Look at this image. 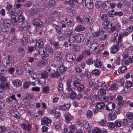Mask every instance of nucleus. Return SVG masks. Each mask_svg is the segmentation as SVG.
<instances>
[{
	"label": "nucleus",
	"mask_w": 133,
	"mask_h": 133,
	"mask_svg": "<svg viewBox=\"0 0 133 133\" xmlns=\"http://www.w3.org/2000/svg\"><path fill=\"white\" fill-rule=\"evenodd\" d=\"M37 50H38V53L40 55H42V58L43 60H46L49 58V54H48L47 53L44 51L43 47L39 48ZM49 55H50V54Z\"/></svg>",
	"instance_id": "nucleus-1"
},
{
	"label": "nucleus",
	"mask_w": 133,
	"mask_h": 133,
	"mask_svg": "<svg viewBox=\"0 0 133 133\" xmlns=\"http://www.w3.org/2000/svg\"><path fill=\"white\" fill-rule=\"evenodd\" d=\"M4 61L3 63L4 65L6 64V65H9L10 63L12 64V63H14L15 61L13 60V61L12 60L13 59V57H11L9 55H7L3 59Z\"/></svg>",
	"instance_id": "nucleus-2"
},
{
	"label": "nucleus",
	"mask_w": 133,
	"mask_h": 133,
	"mask_svg": "<svg viewBox=\"0 0 133 133\" xmlns=\"http://www.w3.org/2000/svg\"><path fill=\"white\" fill-rule=\"evenodd\" d=\"M9 112L12 116L16 119H18L20 118L21 115L16 109L12 108L9 111Z\"/></svg>",
	"instance_id": "nucleus-3"
},
{
	"label": "nucleus",
	"mask_w": 133,
	"mask_h": 133,
	"mask_svg": "<svg viewBox=\"0 0 133 133\" xmlns=\"http://www.w3.org/2000/svg\"><path fill=\"white\" fill-rule=\"evenodd\" d=\"M105 106V104L103 102H98L97 103L96 106L97 109L95 111L96 112L98 111H101L103 110Z\"/></svg>",
	"instance_id": "nucleus-4"
},
{
	"label": "nucleus",
	"mask_w": 133,
	"mask_h": 133,
	"mask_svg": "<svg viewBox=\"0 0 133 133\" xmlns=\"http://www.w3.org/2000/svg\"><path fill=\"white\" fill-rule=\"evenodd\" d=\"M65 20L67 21L66 25L68 27L72 28L74 25L75 22L73 18L71 17L67 18Z\"/></svg>",
	"instance_id": "nucleus-5"
},
{
	"label": "nucleus",
	"mask_w": 133,
	"mask_h": 133,
	"mask_svg": "<svg viewBox=\"0 0 133 133\" xmlns=\"http://www.w3.org/2000/svg\"><path fill=\"white\" fill-rule=\"evenodd\" d=\"M73 37L75 39V41L79 43L82 42L84 40V36L82 34H78L75 35L73 36Z\"/></svg>",
	"instance_id": "nucleus-6"
},
{
	"label": "nucleus",
	"mask_w": 133,
	"mask_h": 133,
	"mask_svg": "<svg viewBox=\"0 0 133 133\" xmlns=\"http://www.w3.org/2000/svg\"><path fill=\"white\" fill-rule=\"evenodd\" d=\"M10 84L8 82H1L0 83V89L5 91L9 89Z\"/></svg>",
	"instance_id": "nucleus-7"
},
{
	"label": "nucleus",
	"mask_w": 133,
	"mask_h": 133,
	"mask_svg": "<svg viewBox=\"0 0 133 133\" xmlns=\"http://www.w3.org/2000/svg\"><path fill=\"white\" fill-rule=\"evenodd\" d=\"M41 125H46L48 126L51 125V120L48 118L46 117H44L41 120Z\"/></svg>",
	"instance_id": "nucleus-8"
},
{
	"label": "nucleus",
	"mask_w": 133,
	"mask_h": 133,
	"mask_svg": "<svg viewBox=\"0 0 133 133\" xmlns=\"http://www.w3.org/2000/svg\"><path fill=\"white\" fill-rule=\"evenodd\" d=\"M76 59L75 55L72 53H69L66 56V59L69 62L74 61Z\"/></svg>",
	"instance_id": "nucleus-9"
},
{
	"label": "nucleus",
	"mask_w": 133,
	"mask_h": 133,
	"mask_svg": "<svg viewBox=\"0 0 133 133\" xmlns=\"http://www.w3.org/2000/svg\"><path fill=\"white\" fill-rule=\"evenodd\" d=\"M115 107V104L111 102H109L105 106V110L107 111H110L113 109Z\"/></svg>",
	"instance_id": "nucleus-10"
},
{
	"label": "nucleus",
	"mask_w": 133,
	"mask_h": 133,
	"mask_svg": "<svg viewBox=\"0 0 133 133\" xmlns=\"http://www.w3.org/2000/svg\"><path fill=\"white\" fill-rule=\"evenodd\" d=\"M21 128L24 130L27 129L28 131H30L31 128V125L30 124H28L27 125L25 123H23L20 124Z\"/></svg>",
	"instance_id": "nucleus-11"
},
{
	"label": "nucleus",
	"mask_w": 133,
	"mask_h": 133,
	"mask_svg": "<svg viewBox=\"0 0 133 133\" xmlns=\"http://www.w3.org/2000/svg\"><path fill=\"white\" fill-rule=\"evenodd\" d=\"M85 6L86 7L89 9H92L94 6L92 0H85Z\"/></svg>",
	"instance_id": "nucleus-12"
},
{
	"label": "nucleus",
	"mask_w": 133,
	"mask_h": 133,
	"mask_svg": "<svg viewBox=\"0 0 133 133\" xmlns=\"http://www.w3.org/2000/svg\"><path fill=\"white\" fill-rule=\"evenodd\" d=\"M70 107V105L69 103L64 104L63 105H59L58 106V108L63 110L64 111H68Z\"/></svg>",
	"instance_id": "nucleus-13"
},
{
	"label": "nucleus",
	"mask_w": 133,
	"mask_h": 133,
	"mask_svg": "<svg viewBox=\"0 0 133 133\" xmlns=\"http://www.w3.org/2000/svg\"><path fill=\"white\" fill-rule=\"evenodd\" d=\"M47 70L50 72L51 71H58V68L57 67L55 64H52L48 66Z\"/></svg>",
	"instance_id": "nucleus-14"
},
{
	"label": "nucleus",
	"mask_w": 133,
	"mask_h": 133,
	"mask_svg": "<svg viewBox=\"0 0 133 133\" xmlns=\"http://www.w3.org/2000/svg\"><path fill=\"white\" fill-rule=\"evenodd\" d=\"M111 3L110 1H105L102 5V7L105 10H107L111 6Z\"/></svg>",
	"instance_id": "nucleus-15"
},
{
	"label": "nucleus",
	"mask_w": 133,
	"mask_h": 133,
	"mask_svg": "<svg viewBox=\"0 0 133 133\" xmlns=\"http://www.w3.org/2000/svg\"><path fill=\"white\" fill-rule=\"evenodd\" d=\"M13 85L16 87H19L22 85V82L20 80L16 79L12 81Z\"/></svg>",
	"instance_id": "nucleus-16"
},
{
	"label": "nucleus",
	"mask_w": 133,
	"mask_h": 133,
	"mask_svg": "<svg viewBox=\"0 0 133 133\" xmlns=\"http://www.w3.org/2000/svg\"><path fill=\"white\" fill-rule=\"evenodd\" d=\"M103 26L106 29H111V28L112 24L111 22L109 21L104 22L102 23Z\"/></svg>",
	"instance_id": "nucleus-17"
},
{
	"label": "nucleus",
	"mask_w": 133,
	"mask_h": 133,
	"mask_svg": "<svg viewBox=\"0 0 133 133\" xmlns=\"http://www.w3.org/2000/svg\"><path fill=\"white\" fill-rule=\"evenodd\" d=\"M91 46L90 47V49L91 50H96L98 48L99 46V44L96 41H93Z\"/></svg>",
	"instance_id": "nucleus-18"
},
{
	"label": "nucleus",
	"mask_w": 133,
	"mask_h": 133,
	"mask_svg": "<svg viewBox=\"0 0 133 133\" xmlns=\"http://www.w3.org/2000/svg\"><path fill=\"white\" fill-rule=\"evenodd\" d=\"M34 25L39 27L42 26L43 23L41 21L38 19H34L33 22Z\"/></svg>",
	"instance_id": "nucleus-19"
},
{
	"label": "nucleus",
	"mask_w": 133,
	"mask_h": 133,
	"mask_svg": "<svg viewBox=\"0 0 133 133\" xmlns=\"http://www.w3.org/2000/svg\"><path fill=\"white\" fill-rule=\"evenodd\" d=\"M28 23L26 21L20 24V28L21 29V30L24 31L27 29Z\"/></svg>",
	"instance_id": "nucleus-20"
},
{
	"label": "nucleus",
	"mask_w": 133,
	"mask_h": 133,
	"mask_svg": "<svg viewBox=\"0 0 133 133\" xmlns=\"http://www.w3.org/2000/svg\"><path fill=\"white\" fill-rule=\"evenodd\" d=\"M119 50V48L117 45H113L111 48V53L112 54H114L117 52Z\"/></svg>",
	"instance_id": "nucleus-21"
},
{
	"label": "nucleus",
	"mask_w": 133,
	"mask_h": 133,
	"mask_svg": "<svg viewBox=\"0 0 133 133\" xmlns=\"http://www.w3.org/2000/svg\"><path fill=\"white\" fill-rule=\"evenodd\" d=\"M18 21V24L19 25L20 24L25 22V18L21 14L18 15L17 18Z\"/></svg>",
	"instance_id": "nucleus-22"
},
{
	"label": "nucleus",
	"mask_w": 133,
	"mask_h": 133,
	"mask_svg": "<svg viewBox=\"0 0 133 133\" xmlns=\"http://www.w3.org/2000/svg\"><path fill=\"white\" fill-rule=\"evenodd\" d=\"M95 65L97 68H101L102 66V64L101 61L98 59L94 60Z\"/></svg>",
	"instance_id": "nucleus-23"
},
{
	"label": "nucleus",
	"mask_w": 133,
	"mask_h": 133,
	"mask_svg": "<svg viewBox=\"0 0 133 133\" xmlns=\"http://www.w3.org/2000/svg\"><path fill=\"white\" fill-rule=\"evenodd\" d=\"M18 53L21 57H23L25 53L24 49L22 47L19 48L18 49Z\"/></svg>",
	"instance_id": "nucleus-24"
},
{
	"label": "nucleus",
	"mask_w": 133,
	"mask_h": 133,
	"mask_svg": "<svg viewBox=\"0 0 133 133\" xmlns=\"http://www.w3.org/2000/svg\"><path fill=\"white\" fill-rule=\"evenodd\" d=\"M38 49L36 46H28V51L29 53H31L35 50L37 51Z\"/></svg>",
	"instance_id": "nucleus-25"
},
{
	"label": "nucleus",
	"mask_w": 133,
	"mask_h": 133,
	"mask_svg": "<svg viewBox=\"0 0 133 133\" xmlns=\"http://www.w3.org/2000/svg\"><path fill=\"white\" fill-rule=\"evenodd\" d=\"M55 59L58 64H61L63 63V58L62 57L58 56H56Z\"/></svg>",
	"instance_id": "nucleus-26"
},
{
	"label": "nucleus",
	"mask_w": 133,
	"mask_h": 133,
	"mask_svg": "<svg viewBox=\"0 0 133 133\" xmlns=\"http://www.w3.org/2000/svg\"><path fill=\"white\" fill-rule=\"evenodd\" d=\"M117 111H115L112 112L109 116V118L112 120H114L117 117L116 114Z\"/></svg>",
	"instance_id": "nucleus-27"
},
{
	"label": "nucleus",
	"mask_w": 133,
	"mask_h": 133,
	"mask_svg": "<svg viewBox=\"0 0 133 133\" xmlns=\"http://www.w3.org/2000/svg\"><path fill=\"white\" fill-rule=\"evenodd\" d=\"M133 63V56H130L128 58V59L126 60L125 61V62H124L125 65H127L130 64L131 63Z\"/></svg>",
	"instance_id": "nucleus-28"
},
{
	"label": "nucleus",
	"mask_w": 133,
	"mask_h": 133,
	"mask_svg": "<svg viewBox=\"0 0 133 133\" xmlns=\"http://www.w3.org/2000/svg\"><path fill=\"white\" fill-rule=\"evenodd\" d=\"M59 73L58 71H54V72L51 74L50 76L52 78H56L58 79L59 78Z\"/></svg>",
	"instance_id": "nucleus-29"
},
{
	"label": "nucleus",
	"mask_w": 133,
	"mask_h": 133,
	"mask_svg": "<svg viewBox=\"0 0 133 133\" xmlns=\"http://www.w3.org/2000/svg\"><path fill=\"white\" fill-rule=\"evenodd\" d=\"M130 55V53H128L126 52H125L123 54V61L124 62H125V61L126 60L128 59Z\"/></svg>",
	"instance_id": "nucleus-30"
},
{
	"label": "nucleus",
	"mask_w": 133,
	"mask_h": 133,
	"mask_svg": "<svg viewBox=\"0 0 133 133\" xmlns=\"http://www.w3.org/2000/svg\"><path fill=\"white\" fill-rule=\"evenodd\" d=\"M1 30L3 32H6L9 31L8 26L2 25L1 28Z\"/></svg>",
	"instance_id": "nucleus-31"
},
{
	"label": "nucleus",
	"mask_w": 133,
	"mask_h": 133,
	"mask_svg": "<svg viewBox=\"0 0 133 133\" xmlns=\"http://www.w3.org/2000/svg\"><path fill=\"white\" fill-rule=\"evenodd\" d=\"M127 69L126 67L123 66L121 67H119L118 70V71L119 73V72L122 73H123L126 71Z\"/></svg>",
	"instance_id": "nucleus-32"
},
{
	"label": "nucleus",
	"mask_w": 133,
	"mask_h": 133,
	"mask_svg": "<svg viewBox=\"0 0 133 133\" xmlns=\"http://www.w3.org/2000/svg\"><path fill=\"white\" fill-rule=\"evenodd\" d=\"M43 42L41 40H39L36 43L35 46H36L37 48L38 49L39 48L42 47L43 46Z\"/></svg>",
	"instance_id": "nucleus-33"
},
{
	"label": "nucleus",
	"mask_w": 133,
	"mask_h": 133,
	"mask_svg": "<svg viewBox=\"0 0 133 133\" xmlns=\"http://www.w3.org/2000/svg\"><path fill=\"white\" fill-rule=\"evenodd\" d=\"M45 52L49 53L51 55L53 54V49L52 48L49 46H47L45 48Z\"/></svg>",
	"instance_id": "nucleus-34"
},
{
	"label": "nucleus",
	"mask_w": 133,
	"mask_h": 133,
	"mask_svg": "<svg viewBox=\"0 0 133 133\" xmlns=\"http://www.w3.org/2000/svg\"><path fill=\"white\" fill-rule=\"evenodd\" d=\"M48 74L47 71H44L41 74V77L40 78H44L45 79L48 76Z\"/></svg>",
	"instance_id": "nucleus-35"
},
{
	"label": "nucleus",
	"mask_w": 133,
	"mask_h": 133,
	"mask_svg": "<svg viewBox=\"0 0 133 133\" xmlns=\"http://www.w3.org/2000/svg\"><path fill=\"white\" fill-rule=\"evenodd\" d=\"M59 83L57 87L58 91L60 92H62L63 91V84L60 82H59Z\"/></svg>",
	"instance_id": "nucleus-36"
},
{
	"label": "nucleus",
	"mask_w": 133,
	"mask_h": 133,
	"mask_svg": "<svg viewBox=\"0 0 133 133\" xmlns=\"http://www.w3.org/2000/svg\"><path fill=\"white\" fill-rule=\"evenodd\" d=\"M61 64V65L59 66V71L61 72H64L67 70V68L64 66L63 65V63Z\"/></svg>",
	"instance_id": "nucleus-37"
},
{
	"label": "nucleus",
	"mask_w": 133,
	"mask_h": 133,
	"mask_svg": "<svg viewBox=\"0 0 133 133\" xmlns=\"http://www.w3.org/2000/svg\"><path fill=\"white\" fill-rule=\"evenodd\" d=\"M38 9L37 8H32L30 11V14L32 15H34L38 12Z\"/></svg>",
	"instance_id": "nucleus-38"
},
{
	"label": "nucleus",
	"mask_w": 133,
	"mask_h": 133,
	"mask_svg": "<svg viewBox=\"0 0 133 133\" xmlns=\"http://www.w3.org/2000/svg\"><path fill=\"white\" fill-rule=\"evenodd\" d=\"M85 21L88 23L90 24L93 22L91 17L89 16H87L85 17Z\"/></svg>",
	"instance_id": "nucleus-39"
},
{
	"label": "nucleus",
	"mask_w": 133,
	"mask_h": 133,
	"mask_svg": "<svg viewBox=\"0 0 133 133\" xmlns=\"http://www.w3.org/2000/svg\"><path fill=\"white\" fill-rule=\"evenodd\" d=\"M122 36L119 35L118 37V43L117 44H116L118 47H121L123 45V43L121 42L122 40Z\"/></svg>",
	"instance_id": "nucleus-40"
},
{
	"label": "nucleus",
	"mask_w": 133,
	"mask_h": 133,
	"mask_svg": "<svg viewBox=\"0 0 133 133\" xmlns=\"http://www.w3.org/2000/svg\"><path fill=\"white\" fill-rule=\"evenodd\" d=\"M28 32L30 34L32 33L35 34L36 32V29L35 27H32L28 28Z\"/></svg>",
	"instance_id": "nucleus-41"
},
{
	"label": "nucleus",
	"mask_w": 133,
	"mask_h": 133,
	"mask_svg": "<svg viewBox=\"0 0 133 133\" xmlns=\"http://www.w3.org/2000/svg\"><path fill=\"white\" fill-rule=\"evenodd\" d=\"M73 33V31L72 30H69V29L66 30L65 31V34L67 37H69L70 35Z\"/></svg>",
	"instance_id": "nucleus-42"
},
{
	"label": "nucleus",
	"mask_w": 133,
	"mask_h": 133,
	"mask_svg": "<svg viewBox=\"0 0 133 133\" xmlns=\"http://www.w3.org/2000/svg\"><path fill=\"white\" fill-rule=\"evenodd\" d=\"M85 28L81 25L78 26L75 29V30L77 31H83L85 29Z\"/></svg>",
	"instance_id": "nucleus-43"
},
{
	"label": "nucleus",
	"mask_w": 133,
	"mask_h": 133,
	"mask_svg": "<svg viewBox=\"0 0 133 133\" xmlns=\"http://www.w3.org/2000/svg\"><path fill=\"white\" fill-rule=\"evenodd\" d=\"M50 90V88L48 86H45L43 89V92L45 94L49 93Z\"/></svg>",
	"instance_id": "nucleus-44"
},
{
	"label": "nucleus",
	"mask_w": 133,
	"mask_h": 133,
	"mask_svg": "<svg viewBox=\"0 0 133 133\" xmlns=\"http://www.w3.org/2000/svg\"><path fill=\"white\" fill-rule=\"evenodd\" d=\"M93 42L90 38H87L86 40V42L87 45L88 47H90L91 46V44H92V42Z\"/></svg>",
	"instance_id": "nucleus-45"
},
{
	"label": "nucleus",
	"mask_w": 133,
	"mask_h": 133,
	"mask_svg": "<svg viewBox=\"0 0 133 133\" xmlns=\"http://www.w3.org/2000/svg\"><path fill=\"white\" fill-rule=\"evenodd\" d=\"M81 82L78 80H75L73 82L72 85L75 87L77 88L81 84Z\"/></svg>",
	"instance_id": "nucleus-46"
},
{
	"label": "nucleus",
	"mask_w": 133,
	"mask_h": 133,
	"mask_svg": "<svg viewBox=\"0 0 133 133\" xmlns=\"http://www.w3.org/2000/svg\"><path fill=\"white\" fill-rule=\"evenodd\" d=\"M11 22L13 25L16 26H17V23H18V21L16 19V18H11Z\"/></svg>",
	"instance_id": "nucleus-47"
},
{
	"label": "nucleus",
	"mask_w": 133,
	"mask_h": 133,
	"mask_svg": "<svg viewBox=\"0 0 133 133\" xmlns=\"http://www.w3.org/2000/svg\"><path fill=\"white\" fill-rule=\"evenodd\" d=\"M40 80L38 81V83L39 84H40L42 86L44 85L46 83L45 79L44 78H40Z\"/></svg>",
	"instance_id": "nucleus-48"
},
{
	"label": "nucleus",
	"mask_w": 133,
	"mask_h": 133,
	"mask_svg": "<svg viewBox=\"0 0 133 133\" xmlns=\"http://www.w3.org/2000/svg\"><path fill=\"white\" fill-rule=\"evenodd\" d=\"M2 22L4 24H7L9 25V26H11V20L9 19H3Z\"/></svg>",
	"instance_id": "nucleus-49"
},
{
	"label": "nucleus",
	"mask_w": 133,
	"mask_h": 133,
	"mask_svg": "<svg viewBox=\"0 0 133 133\" xmlns=\"http://www.w3.org/2000/svg\"><path fill=\"white\" fill-rule=\"evenodd\" d=\"M122 125L125 126L129 124L128 120L126 119H124L121 121Z\"/></svg>",
	"instance_id": "nucleus-50"
},
{
	"label": "nucleus",
	"mask_w": 133,
	"mask_h": 133,
	"mask_svg": "<svg viewBox=\"0 0 133 133\" xmlns=\"http://www.w3.org/2000/svg\"><path fill=\"white\" fill-rule=\"evenodd\" d=\"M92 73L95 76H98L100 74L99 70L97 69H95L92 71Z\"/></svg>",
	"instance_id": "nucleus-51"
},
{
	"label": "nucleus",
	"mask_w": 133,
	"mask_h": 133,
	"mask_svg": "<svg viewBox=\"0 0 133 133\" xmlns=\"http://www.w3.org/2000/svg\"><path fill=\"white\" fill-rule=\"evenodd\" d=\"M83 123H85L83 124L84 128L88 130H90L91 127L89 125L88 123L86 121H84Z\"/></svg>",
	"instance_id": "nucleus-52"
},
{
	"label": "nucleus",
	"mask_w": 133,
	"mask_h": 133,
	"mask_svg": "<svg viewBox=\"0 0 133 133\" xmlns=\"http://www.w3.org/2000/svg\"><path fill=\"white\" fill-rule=\"evenodd\" d=\"M54 20V19L51 16L48 17L46 18L45 21L48 23H52Z\"/></svg>",
	"instance_id": "nucleus-53"
},
{
	"label": "nucleus",
	"mask_w": 133,
	"mask_h": 133,
	"mask_svg": "<svg viewBox=\"0 0 133 133\" xmlns=\"http://www.w3.org/2000/svg\"><path fill=\"white\" fill-rule=\"evenodd\" d=\"M115 126L116 127H121L122 125L121 121H116L114 122Z\"/></svg>",
	"instance_id": "nucleus-54"
},
{
	"label": "nucleus",
	"mask_w": 133,
	"mask_h": 133,
	"mask_svg": "<svg viewBox=\"0 0 133 133\" xmlns=\"http://www.w3.org/2000/svg\"><path fill=\"white\" fill-rule=\"evenodd\" d=\"M77 88L78 90L80 92L83 91L84 89V85L81 84Z\"/></svg>",
	"instance_id": "nucleus-55"
},
{
	"label": "nucleus",
	"mask_w": 133,
	"mask_h": 133,
	"mask_svg": "<svg viewBox=\"0 0 133 133\" xmlns=\"http://www.w3.org/2000/svg\"><path fill=\"white\" fill-rule=\"evenodd\" d=\"M16 38L15 35H14L13 37L11 39V43L13 45L17 43Z\"/></svg>",
	"instance_id": "nucleus-56"
},
{
	"label": "nucleus",
	"mask_w": 133,
	"mask_h": 133,
	"mask_svg": "<svg viewBox=\"0 0 133 133\" xmlns=\"http://www.w3.org/2000/svg\"><path fill=\"white\" fill-rule=\"evenodd\" d=\"M117 90L119 92L123 91L124 90V87L123 85H119L117 88Z\"/></svg>",
	"instance_id": "nucleus-57"
},
{
	"label": "nucleus",
	"mask_w": 133,
	"mask_h": 133,
	"mask_svg": "<svg viewBox=\"0 0 133 133\" xmlns=\"http://www.w3.org/2000/svg\"><path fill=\"white\" fill-rule=\"evenodd\" d=\"M51 15L53 18H56L59 16V13L56 11H52Z\"/></svg>",
	"instance_id": "nucleus-58"
},
{
	"label": "nucleus",
	"mask_w": 133,
	"mask_h": 133,
	"mask_svg": "<svg viewBox=\"0 0 133 133\" xmlns=\"http://www.w3.org/2000/svg\"><path fill=\"white\" fill-rule=\"evenodd\" d=\"M76 92L74 91H71L70 96V98L71 99H72L76 97Z\"/></svg>",
	"instance_id": "nucleus-59"
},
{
	"label": "nucleus",
	"mask_w": 133,
	"mask_h": 133,
	"mask_svg": "<svg viewBox=\"0 0 133 133\" xmlns=\"http://www.w3.org/2000/svg\"><path fill=\"white\" fill-rule=\"evenodd\" d=\"M101 32L100 31H97L94 33L92 35L95 37H98L100 35Z\"/></svg>",
	"instance_id": "nucleus-60"
},
{
	"label": "nucleus",
	"mask_w": 133,
	"mask_h": 133,
	"mask_svg": "<svg viewBox=\"0 0 133 133\" xmlns=\"http://www.w3.org/2000/svg\"><path fill=\"white\" fill-rule=\"evenodd\" d=\"M126 116L129 119L131 120L133 118V113L132 112L127 113Z\"/></svg>",
	"instance_id": "nucleus-61"
},
{
	"label": "nucleus",
	"mask_w": 133,
	"mask_h": 133,
	"mask_svg": "<svg viewBox=\"0 0 133 133\" xmlns=\"http://www.w3.org/2000/svg\"><path fill=\"white\" fill-rule=\"evenodd\" d=\"M115 123H113L109 122L107 123V126L108 127L111 128H114L115 126Z\"/></svg>",
	"instance_id": "nucleus-62"
},
{
	"label": "nucleus",
	"mask_w": 133,
	"mask_h": 133,
	"mask_svg": "<svg viewBox=\"0 0 133 133\" xmlns=\"http://www.w3.org/2000/svg\"><path fill=\"white\" fill-rule=\"evenodd\" d=\"M102 5V3L100 1H97L96 2L95 4L96 7L97 9H99Z\"/></svg>",
	"instance_id": "nucleus-63"
},
{
	"label": "nucleus",
	"mask_w": 133,
	"mask_h": 133,
	"mask_svg": "<svg viewBox=\"0 0 133 133\" xmlns=\"http://www.w3.org/2000/svg\"><path fill=\"white\" fill-rule=\"evenodd\" d=\"M32 4V2L31 1H27L25 3L24 5L25 7L28 8Z\"/></svg>",
	"instance_id": "nucleus-64"
}]
</instances>
